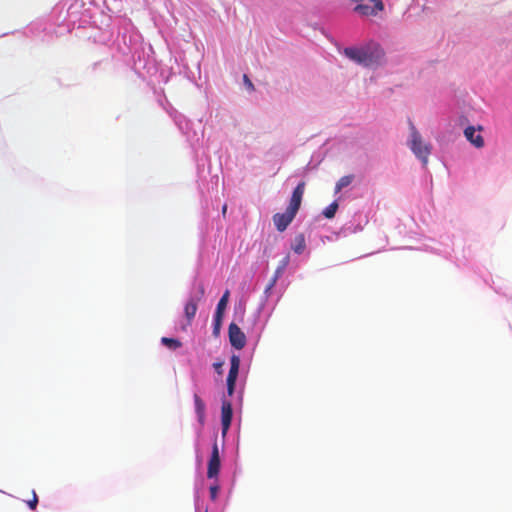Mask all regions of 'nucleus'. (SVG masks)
<instances>
[{"label":"nucleus","instance_id":"1","mask_svg":"<svg viewBox=\"0 0 512 512\" xmlns=\"http://www.w3.org/2000/svg\"><path fill=\"white\" fill-rule=\"evenodd\" d=\"M383 56V49L375 41H369L359 47H354V62L365 67L375 68L379 66Z\"/></svg>","mask_w":512,"mask_h":512},{"label":"nucleus","instance_id":"2","mask_svg":"<svg viewBox=\"0 0 512 512\" xmlns=\"http://www.w3.org/2000/svg\"><path fill=\"white\" fill-rule=\"evenodd\" d=\"M410 133L407 138L406 144L415 157L422 163L423 167L428 164V158L432 151V145L429 142H425L416 129L414 124L409 121Z\"/></svg>","mask_w":512,"mask_h":512},{"label":"nucleus","instance_id":"3","mask_svg":"<svg viewBox=\"0 0 512 512\" xmlns=\"http://www.w3.org/2000/svg\"><path fill=\"white\" fill-rule=\"evenodd\" d=\"M364 0H354V13L363 17H377L384 10L382 0H369L370 3H363Z\"/></svg>","mask_w":512,"mask_h":512},{"label":"nucleus","instance_id":"4","mask_svg":"<svg viewBox=\"0 0 512 512\" xmlns=\"http://www.w3.org/2000/svg\"><path fill=\"white\" fill-rule=\"evenodd\" d=\"M373 202L367 198L361 210L354 215V232L363 230L364 226L368 224Z\"/></svg>","mask_w":512,"mask_h":512},{"label":"nucleus","instance_id":"5","mask_svg":"<svg viewBox=\"0 0 512 512\" xmlns=\"http://www.w3.org/2000/svg\"><path fill=\"white\" fill-rule=\"evenodd\" d=\"M240 368V357L237 355H232L230 359V369L227 376V393L229 396H232L235 390V384L238 377Z\"/></svg>","mask_w":512,"mask_h":512},{"label":"nucleus","instance_id":"6","mask_svg":"<svg viewBox=\"0 0 512 512\" xmlns=\"http://www.w3.org/2000/svg\"><path fill=\"white\" fill-rule=\"evenodd\" d=\"M228 335L230 344L235 349H242L246 345V336L235 323H230L228 328Z\"/></svg>","mask_w":512,"mask_h":512},{"label":"nucleus","instance_id":"7","mask_svg":"<svg viewBox=\"0 0 512 512\" xmlns=\"http://www.w3.org/2000/svg\"><path fill=\"white\" fill-rule=\"evenodd\" d=\"M220 465H221V462H220L218 444L215 441L213 444V447H212L210 459L208 461L207 477L208 478L217 477L219 474Z\"/></svg>","mask_w":512,"mask_h":512},{"label":"nucleus","instance_id":"8","mask_svg":"<svg viewBox=\"0 0 512 512\" xmlns=\"http://www.w3.org/2000/svg\"><path fill=\"white\" fill-rule=\"evenodd\" d=\"M305 186H306L305 182L302 181L295 187V189L293 190L289 205L287 207V209L295 215L297 214V212L301 206L302 198H303L304 191H305Z\"/></svg>","mask_w":512,"mask_h":512},{"label":"nucleus","instance_id":"9","mask_svg":"<svg viewBox=\"0 0 512 512\" xmlns=\"http://www.w3.org/2000/svg\"><path fill=\"white\" fill-rule=\"evenodd\" d=\"M482 127L468 126L464 130L465 138L476 148H482L484 146V139L481 135Z\"/></svg>","mask_w":512,"mask_h":512},{"label":"nucleus","instance_id":"10","mask_svg":"<svg viewBox=\"0 0 512 512\" xmlns=\"http://www.w3.org/2000/svg\"><path fill=\"white\" fill-rule=\"evenodd\" d=\"M229 295H230L229 290H226L217 304L215 315H214V331L215 332H217L220 329L222 319H223V314H224V311L228 304Z\"/></svg>","mask_w":512,"mask_h":512},{"label":"nucleus","instance_id":"11","mask_svg":"<svg viewBox=\"0 0 512 512\" xmlns=\"http://www.w3.org/2000/svg\"><path fill=\"white\" fill-rule=\"evenodd\" d=\"M295 216V214L286 209L284 213H276L273 216V223L279 232H283L287 229Z\"/></svg>","mask_w":512,"mask_h":512},{"label":"nucleus","instance_id":"12","mask_svg":"<svg viewBox=\"0 0 512 512\" xmlns=\"http://www.w3.org/2000/svg\"><path fill=\"white\" fill-rule=\"evenodd\" d=\"M232 416H233L232 404L227 400H223L222 406H221V424H222V434L223 435H225L230 428Z\"/></svg>","mask_w":512,"mask_h":512},{"label":"nucleus","instance_id":"13","mask_svg":"<svg viewBox=\"0 0 512 512\" xmlns=\"http://www.w3.org/2000/svg\"><path fill=\"white\" fill-rule=\"evenodd\" d=\"M197 301L191 298L184 307V314L187 319V323L190 325L197 312Z\"/></svg>","mask_w":512,"mask_h":512},{"label":"nucleus","instance_id":"14","mask_svg":"<svg viewBox=\"0 0 512 512\" xmlns=\"http://www.w3.org/2000/svg\"><path fill=\"white\" fill-rule=\"evenodd\" d=\"M194 404H195V412L198 417V421L201 425L204 424L205 421V403L199 397V395L194 394Z\"/></svg>","mask_w":512,"mask_h":512},{"label":"nucleus","instance_id":"15","mask_svg":"<svg viewBox=\"0 0 512 512\" xmlns=\"http://www.w3.org/2000/svg\"><path fill=\"white\" fill-rule=\"evenodd\" d=\"M291 248L297 254L303 253L306 248L305 237L303 234H298L295 236Z\"/></svg>","mask_w":512,"mask_h":512},{"label":"nucleus","instance_id":"16","mask_svg":"<svg viewBox=\"0 0 512 512\" xmlns=\"http://www.w3.org/2000/svg\"><path fill=\"white\" fill-rule=\"evenodd\" d=\"M161 343L169 349L176 350L182 346V343L175 338L162 337Z\"/></svg>","mask_w":512,"mask_h":512},{"label":"nucleus","instance_id":"17","mask_svg":"<svg viewBox=\"0 0 512 512\" xmlns=\"http://www.w3.org/2000/svg\"><path fill=\"white\" fill-rule=\"evenodd\" d=\"M290 262V256L289 255H286L279 263L278 267L276 268L275 270V278H280L281 275L283 274L284 270L286 269V267L288 266Z\"/></svg>","mask_w":512,"mask_h":512},{"label":"nucleus","instance_id":"18","mask_svg":"<svg viewBox=\"0 0 512 512\" xmlns=\"http://www.w3.org/2000/svg\"><path fill=\"white\" fill-rule=\"evenodd\" d=\"M338 209V204L336 201H334L333 203H331L328 207H326L323 211V215L328 218V219H331L335 216V213Z\"/></svg>","mask_w":512,"mask_h":512},{"label":"nucleus","instance_id":"19","mask_svg":"<svg viewBox=\"0 0 512 512\" xmlns=\"http://www.w3.org/2000/svg\"><path fill=\"white\" fill-rule=\"evenodd\" d=\"M352 182V177L347 175L342 177L336 184L335 192H339L342 188L348 186Z\"/></svg>","mask_w":512,"mask_h":512},{"label":"nucleus","instance_id":"20","mask_svg":"<svg viewBox=\"0 0 512 512\" xmlns=\"http://www.w3.org/2000/svg\"><path fill=\"white\" fill-rule=\"evenodd\" d=\"M37 503H38V497H37L36 493L33 492V498H32V500L28 501L27 504L30 509L35 510L37 507Z\"/></svg>","mask_w":512,"mask_h":512},{"label":"nucleus","instance_id":"21","mask_svg":"<svg viewBox=\"0 0 512 512\" xmlns=\"http://www.w3.org/2000/svg\"><path fill=\"white\" fill-rule=\"evenodd\" d=\"M210 497L212 500H215L217 498V494L219 491V487L217 485H213L210 487Z\"/></svg>","mask_w":512,"mask_h":512},{"label":"nucleus","instance_id":"22","mask_svg":"<svg viewBox=\"0 0 512 512\" xmlns=\"http://www.w3.org/2000/svg\"><path fill=\"white\" fill-rule=\"evenodd\" d=\"M223 365H224V362H223V361L215 362V363L213 364V367H214L215 371H216L219 375H221V374L223 373V370H222Z\"/></svg>","mask_w":512,"mask_h":512},{"label":"nucleus","instance_id":"23","mask_svg":"<svg viewBox=\"0 0 512 512\" xmlns=\"http://www.w3.org/2000/svg\"><path fill=\"white\" fill-rule=\"evenodd\" d=\"M244 83L249 90H254V85L247 75L243 76Z\"/></svg>","mask_w":512,"mask_h":512},{"label":"nucleus","instance_id":"24","mask_svg":"<svg viewBox=\"0 0 512 512\" xmlns=\"http://www.w3.org/2000/svg\"><path fill=\"white\" fill-rule=\"evenodd\" d=\"M278 279H279V278H275V275H274V276L272 277V279L270 280V283H269V285H268V287H267V290H270L272 287H274V285L276 284V282H277V280H278Z\"/></svg>","mask_w":512,"mask_h":512},{"label":"nucleus","instance_id":"25","mask_svg":"<svg viewBox=\"0 0 512 512\" xmlns=\"http://www.w3.org/2000/svg\"><path fill=\"white\" fill-rule=\"evenodd\" d=\"M204 293H205L204 285L200 284L199 285V297H198V300L204 295Z\"/></svg>","mask_w":512,"mask_h":512},{"label":"nucleus","instance_id":"26","mask_svg":"<svg viewBox=\"0 0 512 512\" xmlns=\"http://www.w3.org/2000/svg\"><path fill=\"white\" fill-rule=\"evenodd\" d=\"M345 54L349 57V58H352V48L351 47H348L345 49Z\"/></svg>","mask_w":512,"mask_h":512},{"label":"nucleus","instance_id":"27","mask_svg":"<svg viewBox=\"0 0 512 512\" xmlns=\"http://www.w3.org/2000/svg\"><path fill=\"white\" fill-rule=\"evenodd\" d=\"M226 211H227V205L224 204L223 207H222V214L225 216L226 214Z\"/></svg>","mask_w":512,"mask_h":512},{"label":"nucleus","instance_id":"28","mask_svg":"<svg viewBox=\"0 0 512 512\" xmlns=\"http://www.w3.org/2000/svg\"><path fill=\"white\" fill-rule=\"evenodd\" d=\"M207 512V511H206Z\"/></svg>","mask_w":512,"mask_h":512}]
</instances>
